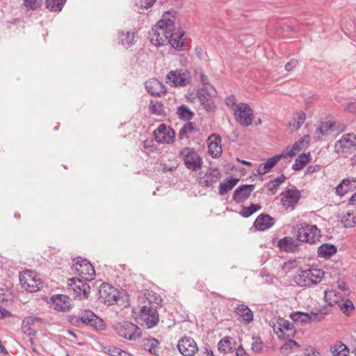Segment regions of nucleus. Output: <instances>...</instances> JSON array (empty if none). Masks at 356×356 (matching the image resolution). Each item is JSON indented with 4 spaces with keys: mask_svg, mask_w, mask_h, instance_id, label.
<instances>
[{
    "mask_svg": "<svg viewBox=\"0 0 356 356\" xmlns=\"http://www.w3.org/2000/svg\"><path fill=\"white\" fill-rule=\"evenodd\" d=\"M67 320L71 325L78 327L85 325L95 330H103L106 328L104 321L93 312L88 309L81 310L76 315L68 316Z\"/></svg>",
    "mask_w": 356,
    "mask_h": 356,
    "instance_id": "obj_1",
    "label": "nucleus"
},
{
    "mask_svg": "<svg viewBox=\"0 0 356 356\" xmlns=\"http://www.w3.org/2000/svg\"><path fill=\"white\" fill-rule=\"evenodd\" d=\"M294 236L298 238L300 243H315L320 240L321 232L316 225L303 223L297 225Z\"/></svg>",
    "mask_w": 356,
    "mask_h": 356,
    "instance_id": "obj_2",
    "label": "nucleus"
},
{
    "mask_svg": "<svg viewBox=\"0 0 356 356\" xmlns=\"http://www.w3.org/2000/svg\"><path fill=\"white\" fill-rule=\"evenodd\" d=\"M140 320L141 325H145L147 328L156 326L159 321L157 306H143L140 312Z\"/></svg>",
    "mask_w": 356,
    "mask_h": 356,
    "instance_id": "obj_3",
    "label": "nucleus"
},
{
    "mask_svg": "<svg viewBox=\"0 0 356 356\" xmlns=\"http://www.w3.org/2000/svg\"><path fill=\"white\" fill-rule=\"evenodd\" d=\"M181 155L184 156V165L188 170L197 172L202 168V159L194 149L186 147L182 149Z\"/></svg>",
    "mask_w": 356,
    "mask_h": 356,
    "instance_id": "obj_4",
    "label": "nucleus"
},
{
    "mask_svg": "<svg viewBox=\"0 0 356 356\" xmlns=\"http://www.w3.org/2000/svg\"><path fill=\"white\" fill-rule=\"evenodd\" d=\"M115 330L119 336L129 340H136L141 337L140 329L136 325L128 321L118 323Z\"/></svg>",
    "mask_w": 356,
    "mask_h": 356,
    "instance_id": "obj_5",
    "label": "nucleus"
},
{
    "mask_svg": "<svg viewBox=\"0 0 356 356\" xmlns=\"http://www.w3.org/2000/svg\"><path fill=\"white\" fill-rule=\"evenodd\" d=\"M191 74L186 69L172 70L166 76V82L174 87H184L190 83Z\"/></svg>",
    "mask_w": 356,
    "mask_h": 356,
    "instance_id": "obj_6",
    "label": "nucleus"
},
{
    "mask_svg": "<svg viewBox=\"0 0 356 356\" xmlns=\"http://www.w3.org/2000/svg\"><path fill=\"white\" fill-rule=\"evenodd\" d=\"M74 261L73 268L79 275L80 278L86 282L92 281L95 279V268L87 259L79 257Z\"/></svg>",
    "mask_w": 356,
    "mask_h": 356,
    "instance_id": "obj_7",
    "label": "nucleus"
},
{
    "mask_svg": "<svg viewBox=\"0 0 356 356\" xmlns=\"http://www.w3.org/2000/svg\"><path fill=\"white\" fill-rule=\"evenodd\" d=\"M234 115L236 120L243 127L252 124L253 120V111L245 103H239L235 106Z\"/></svg>",
    "mask_w": 356,
    "mask_h": 356,
    "instance_id": "obj_8",
    "label": "nucleus"
},
{
    "mask_svg": "<svg viewBox=\"0 0 356 356\" xmlns=\"http://www.w3.org/2000/svg\"><path fill=\"white\" fill-rule=\"evenodd\" d=\"M19 282L22 286L30 293L36 292L42 288L40 280L36 278L33 273L29 270L20 274Z\"/></svg>",
    "mask_w": 356,
    "mask_h": 356,
    "instance_id": "obj_9",
    "label": "nucleus"
},
{
    "mask_svg": "<svg viewBox=\"0 0 356 356\" xmlns=\"http://www.w3.org/2000/svg\"><path fill=\"white\" fill-rule=\"evenodd\" d=\"M67 285V290L72 291L80 298H87L90 292V286L81 278H70L68 280Z\"/></svg>",
    "mask_w": 356,
    "mask_h": 356,
    "instance_id": "obj_10",
    "label": "nucleus"
},
{
    "mask_svg": "<svg viewBox=\"0 0 356 356\" xmlns=\"http://www.w3.org/2000/svg\"><path fill=\"white\" fill-rule=\"evenodd\" d=\"M99 293L100 298L108 305H114L119 298L118 290L106 283L100 286Z\"/></svg>",
    "mask_w": 356,
    "mask_h": 356,
    "instance_id": "obj_11",
    "label": "nucleus"
},
{
    "mask_svg": "<svg viewBox=\"0 0 356 356\" xmlns=\"http://www.w3.org/2000/svg\"><path fill=\"white\" fill-rule=\"evenodd\" d=\"M281 202L282 205L291 211L294 209L296 204L301 197L300 192L296 188L287 189L281 193Z\"/></svg>",
    "mask_w": 356,
    "mask_h": 356,
    "instance_id": "obj_12",
    "label": "nucleus"
},
{
    "mask_svg": "<svg viewBox=\"0 0 356 356\" xmlns=\"http://www.w3.org/2000/svg\"><path fill=\"white\" fill-rule=\"evenodd\" d=\"M177 348L184 356H193L197 351V343L191 337L181 339L178 342Z\"/></svg>",
    "mask_w": 356,
    "mask_h": 356,
    "instance_id": "obj_13",
    "label": "nucleus"
},
{
    "mask_svg": "<svg viewBox=\"0 0 356 356\" xmlns=\"http://www.w3.org/2000/svg\"><path fill=\"white\" fill-rule=\"evenodd\" d=\"M155 140L159 143H171L175 138L172 129H168L164 124H161L154 131Z\"/></svg>",
    "mask_w": 356,
    "mask_h": 356,
    "instance_id": "obj_14",
    "label": "nucleus"
},
{
    "mask_svg": "<svg viewBox=\"0 0 356 356\" xmlns=\"http://www.w3.org/2000/svg\"><path fill=\"white\" fill-rule=\"evenodd\" d=\"M300 245V243L298 237L285 236L280 239L277 243L280 250L286 252H295Z\"/></svg>",
    "mask_w": 356,
    "mask_h": 356,
    "instance_id": "obj_15",
    "label": "nucleus"
},
{
    "mask_svg": "<svg viewBox=\"0 0 356 356\" xmlns=\"http://www.w3.org/2000/svg\"><path fill=\"white\" fill-rule=\"evenodd\" d=\"M356 145V136L354 134H346L337 141L334 145L335 151L338 154L344 153L346 150Z\"/></svg>",
    "mask_w": 356,
    "mask_h": 356,
    "instance_id": "obj_16",
    "label": "nucleus"
},
{
    "mask_svg": "<svg viewBox=\"0 0 356 356\" xmlns=\"http://www.w3.org/2000/svg\"><path fill=\"white\" fill-rule=\"evenodd\" d=\"M43 319L38 317L27 316L23 321L22 323V330L24 333L29 337L34 336L38 330L36 323L38 322H42Z\"/></svg>",
    "mask_w": 356,
    "mask_h": 356,
    "instance_id": "obj_17",
    "label": "nucleus"
},
{
    "mask_svg": "<svg viewBox=\"0 0 356 356\" xmlns=\"http://www.w3.org/2000/svg\"><path fill=\"white\" fill-rule=\"evenodd\" d=\"M254 184H243L238 187L234 192L232 199L238 203L243 202L248 199L254 189Z\"/></svg>",
    "mask_w": 356,
    "mask_h": 356,
    "instance_id": "obj_18",
    "label": "nucleus"
},
{
    "mask_svg": "<svg viewBox=\"0 0 356 356\" xmlns=\"http://www.w3.org/2000/svg\"><path fill=\"white\" fill-rule=\"evenodd\" d=\"M356 188V177H348L342 179L335 188V193L339 196H343Z\"/></svg>",
    "mask_w": 356,
    "mask_h": 356,
    "instance_id": "obj_19",
    "label": "nucleus"
},
{
    "mask_svg": "<svg viewBox=\"0 0 356 356\" xmlns=\"http://www.w3.org/2000/svg\"><path fill=\"white\" fill-rule=\"evenodd\" d=\"M275 220L268 214L261 213L254 222V227L259 231H265L274 225Z\"/></svg>",
    "mask_w": 356,
    "mask_h": 356,
    "instance_id": "obj_20",
    "label": "nucleus"
},
{
    "mask_svg": "<svg viewBox=\"0 0 356 356\" xmlns=\"http://www.w3.org/2000/svg\"><path fill=\"white\" fill-rule=\"evenodd\" d=\"M54 309L60 312H68L71 308L70 298L65 295H57L51 298Z\"/></svg>",
    "mask_w": 356,
    "mask_h": 356,
    "instance_id": "obj_21",
    "label": "nucleus"
},
{
    "mask_svg": "<svg viewBox=\"0 0 356 356\" xmlns=\"http://www.w3.org/2000/svg\"><path fill=\"white\" fill-rule=\"evenodd\" d=\"M184 35V31L179 33L172 31L170 34H165L164 36L167 37V43L170 44L172 47L178 51H182L185 46L184 42L182 40Z\"/></svg>",
    "mask_w": 356,
    "mask_h": 356,
    "instance_id": "obj_22",
    "label": "nucleus"
},
{
    "mask_svg": "<svg viewBox=\"0 0 356 356\" xmlns=\"http://www.w3.org/2000/svg\"><path fill=\"white\" fill-rule=\"evenodd\" d=\"M220 173L216 169H209L202 177H200V184L202 186L210 187L220 178Z\"/></svg>",
    "mask_w": 356,
    "mask_h": 356,
    "instance_id": "obj_23",
    "label": "nucleus"
},
{
    "mask_svg": "<svg viewBox=\"0 0 356 356\" xmlns=\"http://www.w3.org/2000/svg\"><path fill=\"white\" fill-rule=\"evenodd\" d=\"M145 88L152 95L161 97L165 93L164 86L156 79H151L145 82Z\"/></svg>",
    "mask_w": 356,
    "mask_h": 356,
    "instance_id": "obj_24",
    "label": "nucleus"
},
{
    "mask_svg": "<svg viewBox=\"0 0 356 356\" xmlns=\"http://www.w3.org/2000/svg\"><path fill=\"white\" fill-rule=\"evenodd\" d=\"M235 313L242 318L241 322L245 325L249 324L253 321V312L248 305L243 303L235 307Z\"/></svg>",
    "mask_w": 356,
    "mask_h": 356,
    "instance_id": "obj_25",
    "label": "nucleus"
},
{
    "mask_svg": "<svg viewBox=\"0 0 356 356\" xmlns=\"http://www.w3.org/2000/svg\"><path fill=\"white\" fill-rule=\"evenodd\" d=\"M119 34V43L127 49L131 47L138 38L137 32L127 31L124 33L122 31Z\"/></svg>",
    "mask_w": 356,
    "mask_h": 356,
    "instance_id": "obj_26",
    "label": "nucleus"
},
{
    "mask_svg": "<svg viewBox=\"0 0 356 356\" xmlns=\"http://www.w3.org/2000/svg\"><path fill=\"white\" fill-rule=\"evenodd\" d=\"M156 26L162 31L163 35L170 34V32L174 31L175 29L174 17H172V18L163 17L158 22Z\"/></svg>",
    "mask_w": 356,
    "mask_h": 356,
    "instance_id": "obj_27",
    "label": "nucleus"
},
{
    "mask_svg": "<svg viewBox=\"0 0 356 356\" xmlns=\"http://www.w3.org/2000/svg\"><path fill=\"white\" fill-rule=\"evenodd\" d=\"M309 269L302 270L294 277L295 283L302 287H309L312 284V282L310 280Z\"/></svg>",
    "mask_w": 356,
    "mask_h": 356,
    "instance_id": "obj_28",
    "label": "nucleus"
},
{
    "mask_svg": "<svg viewBox=\"0 0 356 356\" xmlns=\"http://www.w3.org/2000/svg\"><path fill=\"white\" fill-rule=\"evenodd\" d=\"M337 251L336 245L330 243H323L318 248V256L321 258L329 259Z\"/></svg>",
    "mask_w": 356,
    "mask_h": 356,
    "instance_id": "obj_29",
    "label": "nucleus"
},
{
    "mask_svg": "<svg viewBox=\"0 0 356 356\" xmlns=\"http://www.w3.org/2000/svg\"><path fill=\"white\" fill-rule=\"evenodd\" d=\"M212 136H215L216 140L209 143V154L213 158H218L222 154L221 138L219 136L214 134Z\"/></svg>",
    "mask_w": 356,
    "mask_h": 356,
    "instance_id": "obj_30",
    "label": "nucleus"
},
{
    "mask_svg": "<svg viewBox=\"0 0 356 356\" xmlns=\"http://www.w3.org/2000/svg\"><path fill=\"white\" fill-rule=\"evenodd\" d=\"M238 181V179L234 178L232 177L225 179L219 186V194L220 195H226L228 191H231L236 186Z\"/></svg>",
    "mask_w": 356,
    "mask_h": 356,
    "instance_id": "obj_31",
    "label": "nucleus"
},
{
    "mask_svg": "<svg viewBox=\"0 0 356 356\" xmlns=\"http://www.w3.org/2000/svg\"><path fill=\"white\" fill-rule=\"evenodd\" d=\"M325 299L330 306L337 305L342 298L341 295L335 289H327L325 291Z\"/></svg>",
    "mask_w": 356,
    "mask_h": 356,
    "instance_id": "obj_32",
    "label": "nucleus"
},
{
    "mask_svg": "<svg viewBox=\"0 0 356 356\" xmlns=\"http://www.w3.org/2000/svg\"><path fill=\"white\" fill-rule=\"evenodd\" d=\"M150 40L153 44L158 47L163 46L167 44V37L162 34V31L157 26L156 29L153 31Z\"/></svg>",
    "mask_w": 356,
    "mask_h": 356,
    "instance_id": "obj_33",
    "label": "nucleus"
},
{
    "mask_svg": "<svg viewBox=\"0 0 356 356\" xmlns=\"http://www.w3.org/2000/svg\"><path fill=\"white\" fill-rule=\"evenodd\" d=\"M159 341L154 338H146L142 340V346L144 350L152 355H156Z\"/></svg>",
    "mask_w": 356,
    "mask_h": 356,
    "instance_id": "obj_34",
    "label": "nucleus"
},
{
    "mask_svg": "<svg viewBox=\"0 0 356 356\" xmlns=\"http://www.w3.org/2000/svg\"><path fill=\"white\" fill-rule=\"evenodd\" d=\"M330 351L334 356H348L350 349L341 341H337L331 347Z\"/></svg>",
    "mask_w": 356,
    "mask_h": 356,
    "instance_id": "obj_35",
    "label": "nucleus"
},
{
    "mask_svg": "<svg viewBox=\"0 0 356 356\" xmlns=\"http://www.w3.org/2000/svg\"><path fill=\"white\" fill-rule=\"evenodd\" d=\"M177 115L180 120L189 121L193 119L195 113L187 106L182 104L177 107Z\"/></svg>",
    "mask_w": 356,
    "mask_h": 356,
    "instance_id": "obj_36",
    "label": "nucleus"
},
{
    "mask_svg": "<svg viewBox=\"0 0 356 356\" xmlns=\"http://www.w3.org/2000/svg\"><path fill=\"white\" fill-rule=\"evenodd\" d=\"M203 91L204 90L197 91V96L198 100L207 111H211L215 108L214 103L211 99L203 93Z\"/></svg>",
    "mask_w": 356,
    "mask_h": 356,
    "instance_id": "obj_37",
    "label": "nucleus"
},
{
    "mask_svg": "<svg viewBox=\"0 0 356 356\" xmlns=\"http://www.w3.org/2000/svg\"><path fill=\"white\" fill-rule=\"evenodd\" d=\"M340 221L344 227H354L356 225V213L347 212L343 214Z\"/></svg>",
    "mask_w": 356,
    "mask_h": 356,
    "instance_id": "obj_38",
    "label": "nucleus"
},
{
    "mask_svg": "<svg viewBox=\"0 0 356 356\" xmlns=\"http://www.w3.org/2000/svg\"><path fill=\"white\" fill-rule=\"evenodd\" d=\"M310 161V154H300L293 164L292 168L296 171L302 170Z\"/></svg>",
    "mask_w": 356,
    "mask_h": 356,
    "instance_id": "obj_39",
    "label": "nucleus"
},
{
    "mask_svg": "<svg viewBox=\"0 0 356 356\" xmlns=\"http://www.w3.org/2000/svg\"><path fill=\"white\" fill-rule=\"evenodd\" d=\"M67 0H45L46 8L51 12H60Z\"/></svg>",
    "mask_w": 356,
    "mask_h": 356,
    "instance_id": "obj_40",
    "label": "nucleus"
},
{
    "mask_svg": "<svg viewBox=\"0 0 356 356\" xmlns=\"http://www.w3.org/2000/svg\"><path fill=\"white\" fill-rule=\"evenodd\" d=\"M290 318L295 323H298L301 325L311 323V318L309 314L302 312H295L290 314Z\"/></svg>",
    "mask_w": 356,
    "mask_h": 356,
    "instance_id": "obj_41",
    "label": "nucleus"
},
{
    "mask_svg": "<svg viewBox=\"0 0 356 356\" xmlns=\"http://www.w3.org/2000/svg\"><path fill=\"white\" fill-rule=\"evenodd\" d=\"M309 272L312 285H316L320 283L325 275V272L318 268H309Z\"/></svg>",
    "mask_w": 356,
    "mask_h": 356,
    "instance_id": "obj_42",
    "label": "nucleus"
},
{
    "mask_svg": "<svg viewBox=\"0 0 356 356\" xmlns=\"http://www.w3.org/2000/svg\"><path fill=\"white\" fill-rule=\"evenodd\" d=\"M196 131V124L194 122H187L181 128L179 132V138L184 139L185 137L188 138V135Z\"/></svg>",
    "mask_w": 356,
    "mask_h": 356,
    "instance_id": "obj_43",
    "label": "nucleus"
},
{
    "mask_svg": "<svg viewBox=\"0 0 356 356\" xmlns=\"http://www.w3.org/2000/svg\"><path fill=\"white\" fill-rule=\"evenodd\" d=\"M305 139H307L306 143L307 144L309 143V136H305L303 138L298 140L293 144L291 150L286 154H284V156H286V158L287 156H294L298 152L300 151L303 148L302 146L305 144Z\"/></svg>",
    "mask_w": 356,
    "mask_h": 356,
    "instance_id": "obj_44",
    "label": "nucleus"
},
{
    "mask_svg": "<svg viewBox=\"0 0 356 356\" xmlns=\"http://www.w3.org/2000/svg\"><path fill=\"white\" fill-rule=\"evenodd\" d=\"M261 206L259 204L252 203L249 207H243L240 214L243 218H248L258 210L261 209Z\"/></svg>",
    "mask_w": 356,
    "mask_h": 356,
    "instance_id": "obj_45",
    "label": "nucleus"
},
{
    "mask_svg": "<svg viewBox=\"0 0 356 356\" xmlns=\"http://www.w3.org/2000/svg\"><path fill=\"white\" fill-rule=\"evenodd\" d=\"M145 298L147 300V305L148 306H159L161 305V298L159 296H158L156 293L153 291H147L145 293Z\"/></svg>",
    "mask_w": 356,
    "mask_h": 356,
    "instance_id": "obj_46",
    "label": "nucleus"
},
{
    "mask_svg": "<svg viewBox=\"0 0 356 356\" xmlns=\"http://www.w3.org/2000/svg\"><path fill=\"white\" fill-rule=\"evenodd\" d=\"M232 338L230 337H225L222 339L218 343V350L221 353H228L232 352V348L231 346V341Z\"/></svg>",
    "mask_w": 356,
    "mask_h": 356,
    "instance_id": "obj_47",
    "label": "nucleus"
},
{
    "mask_svg": "<svg viewBox=\"0 0 356 356\" xmlns=\"http://www.w3.org/2000/svg\"><path fill=\"white\" fill-rule=\"evenodd\" d=\"M43 3V0H23V5L26 10H37Z\"/></svg>",
    "mask_w": 356,
    "mask_h": 356,
    "instance_id": "obj_48",
    "label": "nucleus"
},
{
    "mask_svg": "<svg viewBox=\"0 0 356 356\" xmlns=\"http://www.w3.org/2000/svg\"><path fill=\"white\" fill-rule=\"evenodd\" d=\"M149 111L152 114L156 115H165L163 105L160 102H154L152 101L149 104Z\"/></svg>",
    "mask_w": 356,
    "mask_h": 356,
    "instance_id": "obj_49",
    "label": "nucleus"
},
{
    "mask_svg": "<svg viewBox=\"0 0 356 356\" xmlns=\"http://www.w3.org/2000/svg\"><path fill=\"white\" fill-rule=\"evenodd\" d=\"M337 305L345 314H348L350 310L354 309L353 303L348 298H344L343 300H341Z\"/></svg>",
    "mask_w": 356,
    "mask_h": 356,
    "instance_id": "obj_50",
    "label": "nucleus"
},
{
    "mask_svg": "<svg viewBox=\"0 0 356 356\" xmlns=\"http://www.w3.org/2000/svg\"><path fill=\"white\" fill-rule=\"evenodd\" d=\"M282 158H286V156L283 154H276L268 159L266 163H264V168H268L270 170Z\"/></svg>",
    "mask_w": 356,
    "mask_h": 356,
    "instance_id": "obj_51",
    "label": "nucleus"
},
{
    "mask_svg": "<svg viewBox=\"0 0 356 356\" xmlns=\"http://www.w3.org/2000/svg\"><path fill=\"white\" fill-rule=\"evenodd\" d=\"M334 126V123L330 121H326L321 123V126L317 129L316 134L326 135L328 131L332 130Z\"/></svg>",
    "mask_w": 356,
    "mask_h": 356,
    "instance_id": "obj_52",
    "label": "nucleus"
},
{
    "mask_svg": "<svg viewBox=\"0 0 356 356\" xmlns=\"http://www.w3.org/2000/svg\"><path fill=\"white\" fill-rule=\"evenodd\" d=\"M199 77L200 81L202 82V84L204 86L202 90H205L207 93H209V89L214 90V88L209 83V81L207 76L204 74V72L202 70H200L199 72Z\"/></svg>",
    "mask_w": 356,
    "mask_h": 356,
    "instance_id": "obj_53",
    "label": "nucleus"
},
{
    "mask_svg": "<svg viewBox=\"0 0 356 356\" xmlns=\"http://www.w3.org/2000/svg\"><path fill=\"white\" fill-rule=\"evenodd\" d=\"M305 119H306L305 113L303 111H300L298 113L297 121L294 120L293 122H290L289 125L291 127H293L295 128V129L297 130L304 123Z\"/></svg>",
    "mask_w": 356,
    "mask_h": 356,
    "instance_id": "obj_54",
    "label": "nucleus"
},
{
    "mask_svg": "<svg viewBox=\"0 0 356 356\" xmlns=\"http://www.w3.org/2000/svg\"><path fill=\"white\" fill-rule=\"evenodd\" d=\"M252 341V350L256 353H260L264 348V345L260 337H253Z\"/></svg>",
    "mask_w": 356,
    "mask_h": 356,
    "instance_id": "obj_55",
    "label": "nucleus"
},
{
    "mask_svg": "<svg viewBox=\"0 0 356 356\" xmlns=\"http://www.w3.org/2000/svg\"><path fill=\"white\" fill-rule=\"evenodd\" d=\"M279 326L282 327L283 331H292L293 330V325L289 321H286L282 318H280L277 321Z\"/></svg>",
    "mask_w": 356,
    "mask_h": 356,
    "instance_id": "obj_56",
    "label": "nucleus"
},
{
    "mask_svg": "<svg viewBox=\"0 0 356 356\" xmlns=\"http://www.w3.org/2000/svg\"><path fill=\"white\" fill-rule=\"evenodd\" d=\"M309 316L311 318V322H319L325 318V314L323 313L322 311H318V312H312L309 314Z\"/></svg>",
    "mask_w": 356,
    "mask_h": 356,
    "instance_id": "obj_57",
    "label": "nucleus"
},
{
    "mask_svg": "<svg viewBox=\"0 0 356 356\" xmlns=\"http://www.w3.org/2000/svg\"><path fill=\"white\" fill-rule=\"evenodd\" d=\"M110 355L111 356H130V355L126 352L122 350V349L113 347L109 350Z\"/></svg>",
    "mask_w": 356,
    "mask_h": 356,
    "instance_id": "obj_58",
    "label": "nucleus"
},
{
    "mask_svg": "<svg viewBox=\"0 0 356 356\" xmlns=\"http://www.w3.org/2000/svg\"><path fill=\"white\" fill-rule=\"evenodd\" d=\"M156 0H138L137 4L143 8H149L155 3Z\"/></svg>",
    "mask_w": 356,
    "mask_h": 356,
    "instance_id": "obj_59",
    "label": "nucleus"
},
{
    "mask_svg": "<svg viewBox=\"0 0 356 356\" xmlns=\"http://www.w3.org/2000/svg\"><path fill=\"white\" fill-rule=\"evenodd\" d=\"M266 186L272 194H275L280 186L274 180H270L266 184Z\"/></svg>",
    "mask_w": 356,
    "mask_h": 356,
    "instance_id": "obj_60",
    "label": "nucleus"
},
{
    "mask_svg": "<svg viewBox=\"0 0 356 356\" xmlns=\"http://www.w3.org/2000/svg\"><path fill=\"white\" fill-rule=\"evenodd\" d=\"M298 65V61L296 59H292L285 65V70L288 72L293 70Z\"/></svg>",
    "mask_w": 356,
    "mask_h": 356,
    "instance_id": "obj_61",
    "label": "nucleus"
},
{
    "mask_svg": "<svg viewBox=\"0 0 356 356\" xmlns=\"http://www.w3.org/2000/svg\"><path fill=\"white\" fill-rule=\"evenodd\" d=\"M294 346L298 347V343L293 339H289L285 344L282 346L281 350H286L288 348H292Z\"/></svg>",
    "mask_w": 356,
    "mask_h": 356,
    "instance_id": "obj_62",
    "label": "nucleus"
},
{
    "mask_svg": "<svg viewBox=\"0 0 356 356\" xmlns=\"http://www.w3.org/2000/svg\"><path fill=\"white\" fill-rule=\"evenodd\" d=\"M344 107L349 112L356 113V100L348 102Z\"/></svg>",
    "mask_w": 356,
    "mask_h": 356,
    "instance_id": "obj_63",
    "label": "nucleus"
},
{
    "mask_svg": "<svg viewBox=\"0 0 356 356\" xmlns=\"http://www.w3.org/2000/svg\"><path fill=\"white\" fill-rule=\"evenodd\" d=\"M225 102L227 106H234V105H236V99L234 95H231L226 98Z\"/></svg>",
    "mask_w": 356,
    "mask_h": 356,
    "instance_id": "obj_64",
    "label": "nucleus"
}]
</instances>
